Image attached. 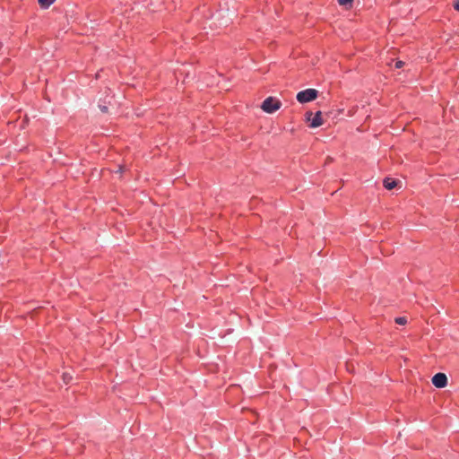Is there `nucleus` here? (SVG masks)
I'll use <instances>...</instances> for the list:
<instances>
[{
    "label": "nucleus",
    "mask_w": 459,
    "mask_h": 459,
    "mask_svg": "<svg viewBox=\"0 0 459 459\" xmlns=\"http://www.w3.org/2000/svg\"><path fill=\"white\" fill-rule=\"evenodd\" d=\"M281 106V103L279 100H276L273 97L266 98L261 106V108L266 113H273L277 111Z\"/></svg>",
    "instance_id": "1"
},
{
    "label": "nucleus",
    "mask_w": 459,
    "mask_h": 459,
    "mask_svg": "<svg viewBox=\"0 0 459 459\" xmlns=\"http://www.w3.org/2000/svg\"><path fill=\"white\" fill-rule=\"evenodd\" d=\"M318 91L315 89H307L297 94V100L300 103L310 102L317 98Z\"/></svg>",
    "instance_id": "2"
},
{
    "label": "nucleus",
    "mask_w": 459,
    "mask_h": 459,
    "mask_svg": "<svg viewBox=\"0 0 459 459\" xmlns=\"http://www.w3.org/2000/svg\"><path fill=\"white\" fill-rule=\"evenodd\" d=\"M306 117L307 120L310 121V127L316 128L324 124L321 111H317L315 115L312 112H307Z\"/></svg>",
    "instance_id": "3"
},
{
    "label": "nucleus",
    "mask_w": 459,
    "mask_h": 459,
    "mask_svg": "<svg viewBox=\"0 0 459 459\" xmlns=\"http://www.w3.org/2000/svg\"><path fill=\"white\" fill-rule=\"evenodd\" d=\"M432 384L437 388H443L447 385V377L444 373H437L432 377Z\"/></svg>",
    "instance_id": "4"
},
{
    "label": "nucleus",
    "mask_w": 459,
    "mask_h": 459,
    "mask_svg": "<svg viewBox=\"0 0 459 459\" xmlns=\"http://www.w3.org/2000/svg\"><path fill=\"white\" fill-rule=\"evenodd\" d=\"M398 183V180H395L391 178H385L383 182L384 186L388 190L394 189L395 186H397Z\"/></svg>",
    "instance_id": "5"
},
{
    "label": "nucleus",
    "mask_w": 459,
    "mask_h": 459,
    "mask_svg": "<svg viewBox=\"0 0 459 459\" xmlns=\"http://www.w3.org/2000/svg\"><path fill=\"white\" fill-rule=\"evenodd\" d=\"M56 0H38L39 4L41 8H48Z\"/></svg>",
    "instance_id": "6"
},
{
    "label": "nucleus",
    "mask_w": 459,
    "mask_h": 459,
    "mask_svg": "<svg viewBox=\"0 0 459 459\" xmlns=\"http://www.w3.org/2000/svg\"><path fill=\"white\" fill-rule=\"evenodd\" d=\"M395 323L403 325L407 323V318L404 316L396 317Z\"/></svg>",
    "instance_id": "7"
},
{
    "label": "nucleus",
    "mask_w": 459,
    "mask_h": 459,
    "mask_svg": "<svg viewBox=\"0 0 459 459\" xmlns=\"http://www.w3.org/2000/svg\"><path fill=\"white\" fill-rule=\"evenodd\" d=\"M63 379L65 383H68L72 379V377L69 374L65 373L63 375Z\"/></svg>",
    "instance_id": "8"
},
{
    "label": "nucleus",
    "mask_w": 459,
    "mask_h": 459,
    "mask_svg": "<svg viewBox=\"0 0 459 459\" xmlns=\"http://www.w3.org/2000/svg\"><path fill=\"white\" fill-rule=\"evenodd\" d=\"M352 0H338L340 5H346L351 4Z\"/></svg>",
    "instance_id": "9"
},
{
    "label": "nucleus",
    "mask_w": 459,
    "mask_h": 459,
    "mask_svg": "<svg viewBox=\"0 0 459 459\" xmlns=\"http://www.w3.org/2000/svg\"><path fill=\"white\" fill-rule=\"evenodd\" d=\"M403 61H397L395 63V68L399 69V68H402L403 66Z\"/></svg>",
    "instance_id": "10"
},
{
    "label": "nucleus",
    "mask_w": 459,
    "mask_h": 459,
    "mask_svg": "<svg viewBox=\"0 0 459 459\" xmlns=\"http://www.w3.org/2000/svg\"><path fill=\"white\" fill-rule=\"evenodd\" d=\"M100 108L101 110V112L103 113H107L108 112V107L107 106H100Z\"/></svg>",
    "instance_id": "11"
},
{
    "label": "nucleus",
    "mask_w": 459,
    "mask_h": 459,
    "mask_svg": "<svg viewBox=\"0 0 459 459\" xmlns=\"http://www.w3.org/2000/svg\"><path fill=\"white\" fill-rule=\"evenodd\" d=\"M454 7L459 11V0H456L455 3H454Z\"/></svg>",
    "instance_id": "12"
},
{
    "label": "nucleus",
    "mask_w": 459,
    "mask_h": 459,
    "mask_svg": "<svg viewBox=\"0 0 459 459\" xmlns=\"http://www.w3.org/2000/svg\"><path fill=\"white\" fill-rule=\"evenodd\" d=\"M123 169H124V167H123V166H119V167H118V170H117V172H119V173H120V172H122V171H123Z\"/></svg>",
    "instance_id": "13"
}]
</instances>
